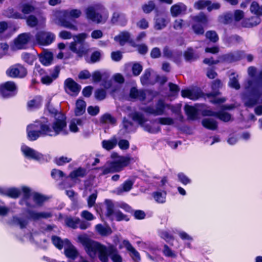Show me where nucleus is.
<instances>
[{
    "instance_id": "nucleus-2",
    "label": "nucleus",
    "mask_w": 262,
    "mask_h": 262,
    "mask_svg": "<svg viewBox=\"0 0 262 262\" xmlns=\"http://www.w3.org/2000/svg\"><path fill=\"white\" fill-rule=\"evenodd\" d=\"M248 72L251 79H249L245 84L246 92L243 95V100L246 106L252 107L258 102L262 94V70L256 78H254L256 73L255 68L249 67Z\"/></svg>"
},
{
    "instance_id": "nucleus-38",
    "label": "nucleus",
    "mask_w": 262,
    "mask_h": 262,
    "mask_svg": "<svg viewBox=\"0 0 262 262\" xmlns=\"http://www.w3.org/2000/svg\"><path fill=\"white\" fill-rule=\"evenodd\" d=\"M117 144V140L116 138H113L110 140H104L102 141V147L107 150L113 149Z\"/></svg>"
},
{
    "instance_id": "nucleus-62",
    "label": "nucleus",
    "mask_w": 262,
    "mask_h": 262,
    "mask_svg": "<svg viewBox=\"0 0 262 262\" xmlns=\"http://www.w3.org/2000/svg\"><path fill=\"white\" fill-rule=\"evenodd\" d=\"M71 158L62 156L56 158L55 160V162L58 165H62L67 163L71 162Z\"/></svg>"
},
{
    "instance_id": "nucleus-8",
    "label": "nucleus",
    "mask_w": 262,
    "mask_h": 262,
    "mask_svg": "<svg viewBox=\"0 0 262 262\" xmlns=\"http://www.w3.org/2000/svg\"><path fill=\"white\" fill-rule=\"evenodd\" d=\"M250 11L257 16L252 17L250 19H245L242 22V26L244 27H251L259 24L260 19L258 16H262V6H260L256 2H253L250 6Z\"/></svg>"
},
{
    "instance_id": "nucleus-25",
    "label": "nucleus",
    "mask_w": 262,
    "mask_h": 262,
    "mask_svg": "<svg viewBox=\"0 0 262 262\" xmlns=\"http://www.w3.org/2000/svg\"><path fill=\"white\" fill-rule=\"evenodd\" d=\"M202 115L216 116L220 120L225 122L229 121L231 119L230 115L227 113L224 112H215L211 110L203 111Z\"/></svg>"
},
{
    "instance_id": "nucleus-6",
    "label": "nucleus",
    "mask_w": 262,
    "mask_h": 262,
    "mask_svg": "<svg viewBox=\"0 0 262 262\" xmlns=\"http://www.w3.org/2000/svg\"><path fill=\"white\" fill-rule=\"evenodd\" d=\"M111 157L114 160L112 163L108 164V165L103 168V174L121 171L124 167L128 165L132 160V158L129 157L119 156L116 152L112 153Z\"/></svg>"
},
{
    "instance_id": "nucleus-36",
    "label": "nucleus",
    "mask_w": 262,
    "mask_h": 262,
    "mask_svg": "<svg viewBox=\"0 0 262 262\" xmlns=\"http://www.w3.org/2000/svg\"><path fill=\"white\" fill-rule=\"evenodd\" d=\"M104 205L106 210L104 211V213L106 216L110 219L115 211L114 210V204L112 201L106 200L104 202Z\"/></svg>"
},
{
    "instance_id": "nucleus-54",
    "label": "nucleus",
    "mask_w": 262,
    "mask_h": 262,
    "mask_svg": "<svg viewBox=\"0 0 262 262\" xmlns=\"http://www.w3.org/2000/svg\"><path fill=\"white\" fill-rule=\"evenodd\" d=\"M209 4V1L208 0H199L194 4V7L198 10H201L207 8L208 5Z\"/></svg>"
},
{
    "instance_id": "nucleus-40",
    "label": "nucleus",
    "mask_w": 262,
    "mask_h": 262,
    "mask_svg": "<svg viewBox=\"0 0 262 262\" xmlns=\"http://www.w3.org/2000/svg\"><path fill=\"white\" fill-rule=\"evenodd\" d=\"M96 231L102 236H106L112 233V229L107 226H103L101 224H98L95 226Z\"/></svg>"
},
{
    "instance_id": "nucleus-43",
    "label": "nucleus",
    "mask_w": 262,
    "mask_h": 262,
    "mask_svg": "<svg viewBox=\"0 0 262 262\" xmlns=\"http://www.w3.org/2000/svg\"><path fill=\"white\" fill-rule=\"evenodd\" d=\"M184 57L187 61H192L196 60L199 58V55L194 53L193 50L191 48H188L184 52Z\"/></svg>"
},
{
    "instance_id": "nucleus-52",
    "label": "nucleus",
    "mask_w": 262,
    "mask_h": 262,
    "mask_svg": "<svg viewBox=\"0 0 262 262\" xmlns=\"http://www.w3.org/2000/svg\"><path fill=\"white\" fill-rule=\"evenodd\" d=\"M112 220H116L117 221H121L122 220L128 221V219L127 216L122 213L120 211L116 210L112 216L110 218Z\"/></svg>"
},
{
    "instance_id": "nucleus-33",
    "label": "nucleus",
    "mask_w": 262,
    "mask_h": 262,
    "mask_svg": "<svg viewBox=\"0 0 262 262\" xmlns=\"http://www.w3.org/2000/svg\"><path fill=\"white\" fill-rule=\"evenodd\" d=\"M186 10V6L182 3H179L173 5L170 9L172 16L176 17Z\"/></svg>"
},
{
    "instance_id": "nucleus-50",
    "label": "nucleus",
    "mask_w": 262,
    "mask_h": 262,
    "mask_svg": "<svg viewBox=\"0 0 262 262\" xmlns=\"http://www.w3.org/2000/svg\"><path fill=\"white\" fill-rule=\"evenodd\" d=\"M219 92L215 91L212 93L208 94V97H213V98L210 100L211 103L214 104H220L226 101V99L225 98H218L215 97L216 96L219 95Z\"/></svg>"
},
{
    "instance_id": "nucleus-19",
    "label": "nucleus",
    "mask_w": 262,
    "mask_h": 262,
    "mask_svg": "<svg viewBox=\"0 0 262 262\" xmlns=\"http://www.w3.org/2000/svg\"><path fill=\"white\" fill-rule=\"evenodd\" d=\"M123 248H125L130 252V256L135 261H138L140 259L139 253L133 247L128 240L124 239L119 246L120 249Z\"/></svg>"
},
{
    "instance_id": "nucleus-14",
    "label": "nucleus",
    "mask_w": 262,
    "mask_h": 262,
    "mask_svg": "<svg viewBox=\"0 0 262 262\" xmlns=\"http://www.w3.org/2000/svg\"><path fill=\"white\" fill-rule=\"evenodd\" d=\"M21 151L24 156L27 158L37 161H41L43 159V155L41 153L26 145H23L21 146Z\"/></svg>"
},
{
    "instance_id": "nucleus-60",
    "label": "nucleus",
    "mask_w": 262,
    "mask_h": 262,
    "mask_svg": "<svg viewBox=\"0 0 262 262\" xmlns=\"http://www.w3.org/2000/svg\"><path fill=\"white\" fill-rule=\"evenodd\" d=\"M80 215L82 219L88 221H91L95 219L94 215L88 210L82 211Z\"/></svg>"
},
{
    "instance_id": "nucleus-41",
    "label": "nucleus",
    "mask_w": 262,
    "mask_h": 262,
    "mask_svg": "<svg viewBox=\"0 0 262 262\" xmlns=\"http://www.w3.org/2000/svg\"><path fill=\"white\" fill-rule=\"evenodd\" d=\"M202 123L203 126L211 130L215 129L217 126L216 122L213 119H204Z\"/></svg>"
},
{
    "instance_id": "nucleus-16",
    "label": "nucleus",
    "mask_w": 262,
    "mask_h": 262,
    "mask_svg": "<svg viewBox=\"0 0 262 262\" xmlns=\"http://www.w3.org/2000/svg\"><path fill=\"white\" fill-rule=\"evenodd\" d=\"M203 105L199 104H196L194 106L186 105L184 109L188 118L190 120H194L198 118V112L199 111L202 112V113L203 111H207V110H203ZM208 110H207V111Z\"/></svg>"
},
{
    "instance_id": "nucleus-5",
    "label": "nucleus",
    "mask_w": 262,
    "mask_h": 262,
    "mask_svg": "<svg viewBox=\"0 0 262 262\" xmlns=\"http://www.w3.org/2000/svg\"><path fill=\"white\" fill-rule=\"evenodd\" d=\"M23 198L20 201V204L26 205L28 208H35L41 206L47 200L45 195L35 192H31L30 189L26 186L22 187Z\"/></svg>"
},
{
    "instance_id": "nucleus-9",
    "label": "nucleus",
    "mask_w": 262,
    "mask_h": 262,
    "mask_svg": "<svg viewBox=\"0 0 262 262\" xmlns=\"http://www.w3.org/2000/svg\"><path fill=\"white\" fill-rule=\"evenodd\" d=\"M193 22L192 29L195 34H203L204 33V27L208 23V18L204 13L191 17Z\"/></svg>"
},
{
    "instance_id": "nucleus-1",
    "label": "nucleus",
    "mask_w": 262,
    "mask_h": 262,
    "mask_svg": "<svg viewBox=\"0 0 262 262\" xmlns=\"http://www.w3.org/2000/svg\"><path fill=\"white\" fill-rule=\"evenodd\" d=\"M67 123L64 116L60 113L55 115V120L49 124L43 119L37 120L27 126V136L30 141H35L41 136H56L59 134L67 135Z\"/></svg>"
},
{
    "instance_id": "nucleus-42",
    "label": "nucleus",
    "mask_w": 262,
    "mask_h": 262,
    "mask_svg": "<svg viewBox=\"0 0 262 262\" xmlns=\"http://www.w3.org/2000/svg\"><path fill=\"white\" fill-rule=\"evenodd\" d=\"M152 196L157 203H164L166 201V192L165 191H158L154 192Z\"/></svg>"
},
{
    "instance_id": "nucleus-51",
    "label": "nucleus",
    "mask_w": 262,
    "mask_h": 262,
    "mask_svg": "<svg viewBox=\"0 0 262 262\" xmlns=\"http://www.w3.org/2000/svg\"><path fill=\"white\" fill-rule=\"evenodd\" d=\"M237 75H235L234 74L231 75L230 77V81L229 82V85L236 90L240 88V85L238 82Z\"/></svg>"
},
{
    "instance_id": "nucleus-47",
    "label": "nucleus",
    "mask_w": 262,
    "mask_h": 262,
    "mask_svg": "<svg viewBox=\"0 0 262 262\" xmlns=\"http://www.w3.org/2000/svg\"><path fill=\"white\" fill-rule=\"evenodd\" d=\"M20 10L24 15H26L33 12L35 10V8L30 4L25 3L20 6Z\"/></svg>"
},
{
    "instance_id": "nucleus-4",
    "label": "nucleus",
    "mask_w": 262,
    "mask_h": 262,
    "mask_svg": "<svg viewBox=\"0 0 262 262\" xmlns=\"http://www.w3.org/2000/svg\"><path fill=\"white\" fill-rule=\"evenodd\" d=\"M82 14L80 10L71 9L61 11H57L54 13V16L59 18L63 27L74 31L78 30L77 26L73 22L68 20L69 19H75L79 18Z\"/></svg>"
},
{
    "instance_id": "nucleus-10",
    "label": "nucleus",
    "mask_w": 262,
    "mask_h": 262,
    "mask_svg": "<svg viewBox=\"0 0 262 262\" xmlns=\"http://www.w3.org/2000/svg\"><path fill=\"white\" fill-rule=\"evenodd\" d=\"M166 108L170 109V105L165 104L163 100H160L156 103L155 107L148 106L143 108V110L146 113L155 116H160L164 114Z\"/></svg>"
},
{
    "instance_id": "nucleus-64",
    "label": "nucleus",
    "mask_w": 262,
    "mask_h": 262,
    "mask_svg": "<svg viewBox=\"0 0 262 262\" xmlns=\"http://www.w3.org/2000/svg\"><path fill=\"white\" fill-rule=\"evenodd\" d=\"M142 71V67L138 63H135L132 66V71L134 75L138 76Z\"/></svg>"
},
{
    "instance_id": "nucleus-59",
    "label": "nucleus",
    "mask_w": 262,
    "mask_h": 262,
    "mask_svg": "<svg viewBox=\"0 0 262 262\" xmlns=\"http://www.w3.org/2000/svg\"><path fill=\"white\" fill-rule=\"evenodd\" d=\"M27 24L31 27H34L38 24V19L35 16L31 15L27 18Z\"/></svg>"
},
{
    "instance_id": "nucleus-44",
    "label": "nucleus",
    "mask_w": 262,
    "mask_h": 262,
    "mask_svg": "<svg viewBox=\"0 0 262 262\" xmlns=\"http://www.w3.org/2000/svg\"><path fill=\"white\" fill-rule=\"evenodd\" d=\"M133 183L129 180L125 181L121 186L117 189V193L121 194L123 192L129 191L132 188Z\"/></svg>"
},
{
    "instance_id": "nucleus-61",
    "label": "nucleus",
    "mask_w": 262,
    "mask_h": 262,
    "mask_svg": "<svg viewBox=\"0 0 262 262\" xmlns=\"http://www.w3.org/2000/svg\"><path fill=\"white\" fill-rule=\"evenodd\" d=\"M178 177L179 181L184 185H187L191 183V179L183 173H179L178 174Z\"/></svg>"
},
{
    "instance_id": "nucleus-24",
    "label": "nucleus",
    "mask_w": 262,
    "mask_h": 262,
    "mask_svg": "<svg viewBox=\"0 0 262 262\" xmlns=\"http://www.w3.org/2000/svg\"><path fill=\"white\" fill-rule=\"evenodd\" d=\"M88 36V34L85 33H80L77 35L74 36V41L72 42L70 46V48L71 51L74 52H76L77 53H80V51L78 50L76 46L77 43H82L84 40Z\"/></svg>"
},
{
    "instance_id": "nucleus-20",
    "label": "nucleus",
    "mask_w": 262,
    "mask_h": 262,
    "mask_svg": "<svg viewBox=\"0 0 262 262\" xmlns=\"http://www.w3.org/2000/svg\"><path fill=\"white\" fill-rule=\"evenodd\" d=\"M133 119L138 122L140 124L143 126L144 129L150 133H155L159 131V129L151 127L150 125H144V122L146 121L143 116L138 113H135L132 116Z\"/></svg>"
},
{
    "instance_id": "nucleus-28",
    "label": "nucleus",
    "mask_w": 262,
    "mask_h": 262,
    "mask_svg": "<svg viewBox=\"0 0 262 262\" xmlns=\"http://www.w3.org/2000/svg\"><path fill=\"white\" fill-rule=\"evenodd\" d=\"M111 255V258L113 262H122V258L118 253L116 247L110 245L107 247V254Z\"/></svg>"
},
{
    "instance_id": "nucleus-11",
    "label": "nucleus",
    "mask_w": 262,
    "mask_h": 262,
    "mask_svg": "<svg viewBox=\"0 0 262 262\" xmlns=\"http://www.w3.org/2000/svg\"><path fill=\"white\" fill-rule=\"evenodd\" d=\"M130 96L134 98H137L140 100H147V101H151L155 96L151 91L147 90L143 91L142 90H138L135 88L131 89Z\"/></svg>"
},
{
    "instance_id": "nucleus-7",
    "label": "nucleus",
    "mask_w": 262,
    "mask_h": 262,
    "mask_svg": "<svg viewBox=\"0 0 262 262\" xmlns=\"http://www.w3.org/2000/svg\"><path fill=\"white\" fill-rule=\"evenodd\" d=\"M85 14L88 19L97 23L105 22L108 17V11L100 4L89 7Z\"/></svg>"
},
{
    "instance_id": "nucleus-27",
    "label": "nucleus",
    "mask_w": 262,
    "mask_h": 262,
    "mask_svg": "<svg viewBox=\"0 0 262 262\" xmlns=\"http://www.w3.org/2000/svg\"><path fill=\"white\" fill-rule=\"evenodd\" d=\"M111 21L113 24L124 26L127 22V19L124 14L115 12L113 14Z\"/></svg>"
},
{
    "instance_id": "nucleus-22",
    "label": "nucleus",
    "mask_w": 262,
    "mask_h": 262,
    "mask_svg": "<svg viewBox=\"0 0 262 262\" xmlns=\"http://www.w3.org/2000/svg\"><path fill=\"white\" fill-rule=\"evenodd\" d=\"M169 20L163 14H158L154 19V28L157 30H161L165 28Z\"/></svg>"
},
{
    "instance_id": "nucleus-63",
    "label": "nucleus",
    "mask_w": 262,
    "mask_h": 262,
    "mask_svg": "<svg viewBox=\"0 0 262 262\" xmlns=\"http://www.w3.org/2000/svg\"><path fill=\"white\" fill-rule=\"evenodd\" d=\"M177 233L179 235L180 237L182 240L185 241H192L193 240V238L189 235L187 233L184 231H177Z\"/></svg>"
},
{
    "instance_id": "nucleus-35",
    "label": "nucleus",
    "mask_w": 262,
    "mask_h": 262,
    "mask_svg": "<svg viewBox=\"0 0 262 262\" xmlns=\"http://www.w3.org/2000/svg\"><path fill=\"white\" fill-rule=\"evenodd\" d=\"M130 37V35L128 32H122L118 35L115 36L114 39L115 41L119 42L121 45H123L129 40Z\"/></svg>"
},
{
    "instance_id": "nucleus-34",
    "label": "nucleus",
    "mask_w": 262,
    "mask_h": 262,
    "mask_svg": "<svg viewBox=\"0 0 262 262\" xmlns=\"http://www.w3.org/2000/svg\"><path fill=\"white\" fill-rule=\"evenodd\" d=\"M86 103L81 100L78 99L76 103L75 114L76 116L82 115L85 111Z\"/></svg>"
},
{
    "instance_id": "nucleus-55",
    "label": "nucleus",
    "mask_w": 262,
    "mask_h": 262,
    "mask_svg": "<svg viewBox=\"0 0 262 262\" xmlns=\"http://www.w3.org/2000/svg\"><path fill=\"white\" fill-rule=\"evenodd\" d=\"M155 8V4L153 1H149L142 6V10L144 12L149 13Z\"/></svg>"
},
{
    "instance_id": "nucleus-23",
    "label": "nucleus",
    "mask_w": 262,
    "mask_h": 262,
    "mask_svg": "<svg viewBox=\"0 0 262 262\" xmlns=\"http://www.w3.org/2000/svg\"><path fill=\"white\" fill-rule=\"evenodd\" d=\"M21 192H23L22 187L21 188H4L0 187V194L8 196L10 198L16 199L20 194Z\"/></svg>"
},
{
    "instance_id": "nucleus-39",
    "label": "nucleus",
    "mask_w": 262,
    "mask_h": 262,
    "mask_svg": "<svg viewBox=\"0 0 262 262\" xmlns=\"http://www.w3.org/2000/svg\"><path fill=\"white\" fill-rule=\"evenodd\" d=\"M52 241L54 245L59 249H61L63 247H65L67 244L69 243V241L66 239L62 241L59 237L53 236L52 237Z\"/></svg>"
},
{
    "instance_id": "nucleus-37",
    "label": "nucleus",
    "mask_w": 262,
    "mask_h": 262,
    "mask_svg": "<svg viewBox=\"0 0 262 262\" xmlns=\"http://www.w3.org/2000/svg\"><path fill=\"white\" fill-rule=\"evenodd\" d=\"M83 125V120L81 119H73L69 124L71 132L76 133L78 131V127Z\"/></svg>"
},
{
    "instance_id": "nucleus-57",
    "label": "nucleus",
    "mask_w": 262,
    "mask_h": 262,
    "mask_svg": "<svg viewBox=\"0 0 262 262\" xmlns=\"http://www.w3.org/2000/svg\"><path fill=\"white\" fill-rule=\"evenodd\" d=\"M21 58L24 61L30 64H32L35 60L33 55L27 53H23L21 55Z\"/></svg>"
},
{
    "instance_id": "nucleus-29",
    "label": "nucleus",
    "mask_w": 262,
    "mask_h": 262,
    "mask_svg": "<svg viewBox=\"0 0 262 262\" xmlns=\"http://www.w3.org/2000/svg\"><path fill=\"white\" fill-rule=\"evenodd\" d=\"M28 213L29 217L33 220H38L41 219H47L51 216V214L47 212H37L35 211L29 210Z\"/></svg>"
},
{
    "instance_id": "nucleus-58",
    "label": "nucleus",
    "mask_w": 262,
    "mask_h": 262,
    "mask_svg": "<svg viewBox=\"0 0 262 262\" xmlns=\"http://www.w3.org/2000/svg\"><path fill=\"white\" fill-rule=\"evenodd\" d=\"M206 37L211 41L215 42L219 40L216 33L214 31H208L206 33Z\"/></svg>"
},
{
    "instance_id": "nucleus-56",
    "label": "nucleus",
    "mask_w": 262,
    "mask_h": 262,
    "mask_svg": "<svg viewBox=\"0 0 262 262\" xmlns=\"http://www.w3.org/2000/svg\"><path fill=\"white\" fill-rule=\"evenodd\" d=\"M163 253L166 257H176L177 255L167 245L163 246Z\"/></svg>"
},
{
    "instance_id": "nucleus-12",
    "label": "nucleus",
    "mask_w": 262,
    "mask_h": 262,
    "mask_svg": "<svg viewBox=\"0 0 262 262\" xmlns=\"http://www.w3.org/2000/svg\"><path fill=\"white\" fill-rule=\"evenodd\" d=\"M30 39L31 35L30 34L22 33L14 39L13 45L11 48L13 50L26 49Z\"/></svg>"
},
{
    "instance_id": "nucleus-15",
    "label": "nucleus",
    "mask_w": 262,
    "mask_h": 262,
    "mask_svg": "<svg viewBox=\"0 0 262 262\" xmlns=\"http://www.w3.org/2000/svg\"><path fill=\"white\" fill-rule=\"evenodd\" d=\"M38 43L41 45H49L55 39V35L49 32H40L36 36Z\"/></svg>"
},
{
    "instance_id": "nucleus-49",
    "label": "nucleus",
    "mask_w": 262,
    "mask_h": 262,
    "mask_svg": "<svg viewBox=\"0 0 262 262\" xmlns=\"http://www.w3.org/2000/svg\"><path fill=\"white\" fill-rule=\"evenodd\" d=\"M80 220L79 218L68 217L66 220V223L67 226L73 228L77 227Z\"/></svg>"
},
{
    "instance_id": "nucleus-13",
    "label": "nucleus",
    "mask_w": 262,
    "mask_h": 262,
    "mask_svg": "<svg viewBox=\"0 0 262 262\" xmlns=\"http://www.w3.org/2000/svg\"><path fill=\"white\" fill-rule=\"evenodd\" d=\"M7 74L13 78L25 77L27 73L26 69L20 64H16L10 67L6 72Z\"/></svg>"
},
{
    "instance_id": "nucleus-18",
    "label": "nucleus",
    "mask_w": 262,
    "mask_h": 262,
    "mask_svg": "<svg viewBox=\"0 0 262 262\" xmlns=\"http://www.w3.org/2000/svg\"><path fill=\"white\" fill-rule=\"evenodd\" d=\"M64 84L65 91L71 95H77L81 89L80 86L72 78L67 79Z\"/></svg>"
},
{
    "instance_id": "nucleus-3",
    "label": "nucleus",
    "mask_w": 262,
    "mask_h": 262,
    "mask_svg": "<svg viewBox=\"0 0 262 262\" xmlns=\"http://www.w3.org/2000/svg\"><path fill=\"white\" fill-rule=\"evenodd\" d=\"M78 239L84 247L85 250L91 258H94L98 256L102 262H108L106 247L90 239L86 234L79 235Z\"/></svg>"
},
{
    "instance_id": "nucleus-45",
    "label": "nucleus",
    "mask_w": 262,
    "mask_h": 262,
    "mask_svg": "<svg viewBox=\"0 0 262 262\" xmlns=\"http://www.w3.org/2000/svg\"><path fill=\"white\" fill-rule=\"evenodd\" d=\"M6 15L8 17L13 18L15 19H24L26 18L24 15L20 13L19 12L15 11L13 9H9L6 11Z\"/></svg>"
},
{
    "instance_id": "nucleus-17",
    "label": "nucleus",
    "mask_w": 262,
    "mask_h": 262,
    "mask_svg": "<svg viewBox=\"0 0 262 262\" xmlns=\"http://www.w3.org/2000/svg\"><path fill=\"white\" fill-rule=\"evenodd\" d=\"M16 90V86L12 81L6 82L0 85V95L4 98L12 96Z\"/></svg>"
},
{
    "instance_id": "nucleus-53",
    "label": "nucleus",
    "mask_w": 262,
    "mask_h": 262,
    "mask_svg": "<svg viewBox=\"0 0 262 262\" xmlns=\"http://www.w3.org/2000/svg\"><path fill=\"white\" fill-rule=\"evenodd\" d=\"M85 174V170L82 168H78V169L73 171L71 172L70 176L71 178L74 179L77 177H82Z\"/></svg>"
},
{
    "instance_id": "nucleus-46",
    "label": "nucleus",
    "mask_w": 262,
    "mask_h": 262,
    "mask_svg": "<svg viewBox=\"0 0 262 262\" xmlns=\"http://www.w3.org/2000/svg\"><path fill=\"white\" fill-rule=\"evenodd\" d=\"M41 98L40 96H37L28 102V106L30 108H35L41 105Z\"/></svg>"
},
{
    "instance_id": "nucleus-26",
    "label": "nucleus",
    "mask_w": 262,
    "mask_h": 262,
    "mask_svg": "<svg viewBox=\"0 0 262 262\" xmlns=\"http://www.w3.org/2000/svg\"><path fill=\"white\" fill-rule=\"evenodd\" d=\"M40 62L45 66H49L53 63V54L48 51H44L39 55Z\"/></svg>"
},
{
    "instance_id": "nucleus-21",
    "label": "nucleus",
    "mask_w": 262,
    "mask_h": 262,
    "mask_svg": "<svg viewBox=\"0 0 262 262\" xmlns=\"http://www.w3.org/2000/svg\"><path fill=\"white\" fill-rule=\"evenodd\" d=\"M181 95L184 98H188L191 100H195L201 96L202 92L200 89L198 88H193L182 90Z\"/></svg>"
},
{
    "instance_id": "nucleus-48",
    "label": "nucleus",
    "mask_w": 262,
    "mask_h": 262,
    "mask_svg": "<svg viewBox=\"0 0 262 262\" xmlns=\"http://www.w3.org/2000/svg\"><path fill=\"white\" fill-rule=\"evenodd\" d=\"M100 121L103 123L114 124L116 122V119L110 114H105L101 117Z\"/></svg>"
},
{
    "instance_id": "nucleus-30",
    "label": "nucleus",
    "mask_w": 262,
    "mask_h": 262,
    "mask_svg": "<svg viewBox=\"0 0 262 262\" xmlns=\"http://www.w3.org/2000/svg\"><path fill=\"white\" fill-rule=\"evenodd\" d=\"M64 254L67 257L74 259L78 256V253L76 248L69 242L64 247Z\"/></svg>"
},
{
    "instance_id": "nucleus-31",
    "label": "nucleus",
    "mask_w": 262,
    "mask_h": 262,
    "mask_svg": "<svg viewBox=\"0 0 262 262\" xmlns=\"http://www.w3.org/2000/svg\"><path fill=\"white\" fill-rule=\"evenodd\" d=\"M60 71L59 67H55L54 69V73L52 76H44L41 77V81L42 83L47 85L51 84L54 80H55L58 76Z\"/></svg>"
},
{
    "instance_id": "nucleus-32",
    "label": "nucleus",
    "mask_w": 262,
    "mask_h": 262,
    "mask_svg": "<svg viewBox=\"0 0 262 262\" xmlns=\"http://www.w3.org/2000/svg\"><path fill=\"white\" fill-rule=\"evenodd\" d=\"M28 223V219L27 218L14 216L10 224L12 225L18 226L21 229H23L27 227Z\"/></svg>"
}]
</instances>
